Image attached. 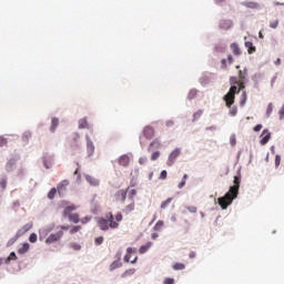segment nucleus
<instances>
[{
    "label": "nucleus",
    "mask_w": 284,
    "mask_h": 284,
    "mask_svg": "<svg viewBox=\"0 0 284 284\" xmlns=\"http://www.w3.org/2000/svg\"><path fill=\"white\" fill-rule=\"evenodd\" d=\"M199 93V90L196 89H191L189 94H187V99L189 101H192L194 99H196V94Z\"/></svg>",
    "instance_id": "nucleus-30"
},
{
    "label": "nucleus",
    "mask_w": 284,
    "mask_h": 284,
    "mask_svg": "<svg viewBox=\"0 0 284 284\" xmlns=\"http://www.w3.org/2000/svg\"><path fill=\"white\" fill-rule=\"evenodd\" d=\"M37 241H39V235H37V233H31L29 235V243H37Z\"/></svg>",
    "instance_id": "nucleus-35"
},
{
    "label": "nucleus",
    "mask_w": 284,
    "mask_h": 284,
    "mask_svg": "<svg viewBox=\"0 0 284 284\" xmlns=\"http://www.w3.org/2000/svg\"><path fill=\"white\" fill-rule=\"evenodd\" d=\"M230 143L232 146L236 145V134H232L231 138H230Z\"/></svg>",
    "instance_id": "nucleus-54"
},
{
    "label": "nucleus",
    "mask_w": 284,
    "mask_h": 284,
    "mask_svg": "<svg viewBox=\"0 0 284 284\" xmlns=\"http://www.w3.org/2000/svg\"><path fill=\"white\" fill-rule=\"evenodd\" d=\"M118 201H122V203L128 199V192L125 190H120L115 194Z\"/></svg>",
    "instance_id": "nucleus-20"
},
{
    "label": "nucleus",
    "mask_w": 284,
    "mask_h": 284,
    "mask_svg": "<svg viewBox=\"0 0 284 284\" xmlns=\"http://www.w3.org/2000/svg\"><path fill=\"white\" fill-rule=\"evenodd\" d=\"M24 174H26V169L24 168H21V169L18 170V176L23 178Z\"/></svg>",
    "instance_id": "nucleus-64"
},
{
    "label": "nucleus",
    "mask_w": 284,
    "mask_h": 284,
    "mask_svg": "<svg viewBox=\"0 0 284 284\" xmlns=\"http://www.w3.org/2000/svg\"><path fill=\"white\" fill-rule=\"evenodd\" d=\"M171 203H172V197L166 199L161 203V206H160L161 210H165V207H168Z\"/></svg>",
    "instance_id": "nucleus-36"
},
{
    "label": "nucleus",
    "mask_w": 284,
    "mask_h": 284,
    "mask_svg": "<svg viewBox=\"0 0 284 284\" xmlns=\"http://www.w3.org/2000/svg\"><path fill=\"white\" fill-rule=\"evenodd\" d=\"M42 230H45L48 234H50V232H52V230H54V223L49 224L45 227H42Z\"/></svg>",
    "instance_id": "nucleus-49"
},
{
    "label": "nucleus",
    "mask_w": 284,
    "mask_h": 284,
    "mask_svg": "<svg viewBox=\"0 0 284 284\" xmlns=\"http://www.w3.org/2000/svg\"><path fill=\"white\" fill-rule=\"evenodd\" d=\"M134 196H136V189H133L129 192L130 201H134Z\"/></svg>",
    "instance_id": "nucleus-52"
},
{
    "label": "nucleus",
    "mask_w": 284,
    "mask_h": 284,
    "mask_svg": "<svg viewBox=\"0 0 284 284\" xmlns=\"http://www.w3.org/2000/svg\"><path fill=\"white\" fill-rule=\"evenodd\" d=\"M23 234H26V232L23 231V229H19V230L17 231V233H16V236H17L18 239H21V236H23Z\"/></svg>",
    "instance_id": "nucleus-59"
},
{
    "label": "nucleus",
    "mask_w": 284,
    "mask_h": 284,
    "mask_svg": "<svg viewBox=\"0 0 284 284\" xmlns=\"http://www.w3.org/2000/svg\"><path fill=\"white\" fill-rule=\"evenodd\" d=\"M242 6H244V8H248L250 10H260L261 9V4H258V2H254V1H244V2H242Z\"/></svg>",
    "instance_id": "nucleus-13"
},
{
    "label": "nucleus",
    "mask_w": 284,
    "mask_h": 284,
    "mask_svg": "<svg viewBox=\"0 0 284 284\" xmlns=\"http://www.w3.org/2000/svg\"><path fill=\"white\" fill-rule=\"evenodd\" d=\"M115 221H116V223H121V221H123V214L116 213Z\"/></svg>",
    "instance_id": "nucleus-61"
},
{
    "label": "nucleus",
    "mask_w": 284,
    "mask_h": 284,
    "mask_svg": "<svg viewBox=\"0 0 284 284\" xmlns=\"http://www.w3.org/2000/svg\"><path fill=\"white\" fill-rule=\"evenodd\" d=\"M152 148H154V150H159V148H161V141H159V139L153 140L150 143L149 150H152Z\"/></svg>",
    "instance_id": "nucleus-28"
},
{
    "label": "nucleus",
    "mask_w": 284,
    "mask_h": 284,
    "mask_svg": "<svg viewBox=\"0 0 284 284\" xmlns=\"http://www.w3.org/2000/svg\"><path fill=\"white\" fill-rule=\"evenodd\" d=\"M67 217H69L70 223H79V213H69V215H67Z\"/></svg>",
    "instance_id": "nucleus-23"
},
{
    "label": "nucleus",
    "mask_w": 284,
    "mask_h": 284,
    "mask_svg": "<svg viewBox=\"0 0 284 284\" xmlns=\"http://www.w3.org/2000/svg\"><path fill=\"white\" fill-rule=\"evenodd\" d=\"M231 50H232V52H233V54H234L235 57H240V54H241V48H239V44L232 43V44H231Z\"/></svg>",
    "instance_id": "nucleus-27"
},
{
    "label": "nucleus",
    "mask_w": 284,
    "mask_h": 284,
    "mask_svg": "<svg viewBox=\"0 0 284 284\" xmlns=\"http://www.w3.org/2000/svg\"><path fill=\"white\" fill-rule=\"evenodd\" d=\"M164 222L162 220H159L155 225L153 226L154 232H159V230H161V227H163Z\"/></svg>",
    "instance_id": "nucleus-37"
},
{
    "label": "nucleus",
    "mask_w": 284,
    "mask_h": 284,
    "mask_svg": "<svg viewBox=\"0 0 284 284\" xmlns=\"http://www.w3.org/2000/svg\"><path fill=\"white\" fill-rule=\"evenodd\" d=\"M230 109L229 114L231 116H236V114H239V106L237 105H233L231 104V106H227Z\"/></svg>",
    "instance_id": "nucleus-29"
},
{
    "label": "nucleus",
    "mask_w": 284,
    "mask_h": 284,
    "mask_svg": "<svg viewBox=\"0 0 284 284\" xmlns=\"http://www.w3.org/2000/svg\"><path fill=\"white\" fill-rule=\"evenodd\" d=\"M77 232H81V225H75L71 227L70 234H77Z\"/></svg>",
    "instance_id": "nucleus-47"
},
{
    "label": "nucleus",
    "mask_w": 284,
    "mask_h": 284,
    "mask_svg": "<svg viewBox=\"0 0 284 284\" xmlns=\"http://www.w3.org/2000/svg\"><path fill=\"white\" fill-rule=\"evenodd\" d=\"M119 267H123V263H121L119 260H115L111 263L109 270L110 272H114V270H119Z\"/></svg>",
    "instance_id": "nucleus-21"
},
{
    "label": "nucleus",
    "mask_w": 284,
    "mask_h": 284,
    "mask_svg": "<svg viewBox=\"0 0 284 284\" xmlns=\"http://www.w3.org/2000/svg\"><path fill=\"white\" fill-rule=\"evenodd\" d=\"M230 84L231 88L229 92L223 97V101L225 102L226 108H232L233 103H235L236 101V94L241 92V90L237 87L239 80L236 79V77L230 78Z\"/></svg>",
    "instance_id": "nucleus-2"
},
{
    "label": "nucleus",
    "mask_w": 284,
    "mask_h": 284,
    "mask_svg": "<svg viewBox=\"0 0 284 284\" xmlns=\"http://www.w3.org/2000/svg\"><path fill=\"white\" fill-rule=\"evenodd\" d=\"M85 141H87V152H88V156H92V154H94V142H92V140L90 139V135H85Z\"/></svg>",
    "instance_id": "nucleus-10"
},
{
    "label": "nucleus",
    "mask_w": 284,
    "mask_h": 284,
    "mask_svg": "<svg viewBox=\"0 0 284 284\" xmlns=\"http://www.w3.org/2000/svg\"><path fill=\"white\" fill-rule=\"evenodd\" d=\"M281 165V154L275 155V168H278Z\"/></svg>",
    "instance_id": "nucleus-57"
},
{
    "label": "nucleus",
    "mask_w": 284,
    "mask_h": 284,
    "mask_svg": "<svg viewBox=\"0 0 284 284\" xmlns=\"http://www.w3.org/2000/svg\"><path fill=\"white\" fill-rule=\"evenodd\" d=\"M152 242H146L144 245L140 246L139 253L140 254H146V252L152 247Z\"/></svg>",
    "instance_id": "nucleus-22"
},
{
    "label": "nucleus",
    "mask_w": 284,
    "mask_h": 284,
    "mask_svg": "<svg viewBox=\"0 0 284 284\" xmlns=\"http://www.w3.org/2000/svg\"><path fill=\"white\" fill-rule=\"evenodd\" d=\"M164 284H174V278L173 277H166L164 280Z\"/></svg>",
    "instance_id": "nucleus-63"
},
{
    "label": "nucleus",
    "mask_w": 284,
    "mask_h": 284,
    "mask_svg": "<svg viewBox=\"0 0 284 284\" xmlns=\"http://www.w3.org/2000/svg\"><path fill=\"white\" fill-rule=\"evenodd\" d=\"M61 239H63V231H58L57 233L50 234L45 239V243L47 245H52V243H57L58 241H61Z\"/></svg>",
    "instance_id": "nucleus-5"
},
{
    "label": "nucleus",
    "mask_w": 284,
    "mask_h": 284,
    "mask_svg": "<svg viewBox=\"0 0 284 284\" xmlns=\"http://www.w3.org/2000/svg\"><path fill=\"white\" fill-rule=\"evenodd\" d=\"M123 256V248H119L116 254H115V261H120L121 262V257Z\"/></svg>",
    "instance_id": "nucleus-48"
},
{
    "label": "nucleus",
    "mask_w": 284,
    "mask_h": 284,
    "mask_svg": "<svg viewBox=\"0 0 284 284\" xmlns=\"http://www.w3.org/2000/svg\"><path fill=\"white\" fill-rule=\"evenodd\" d=\"M42 163L47 170H50L54 165V155L47 154L42 156Z\"/></svg>",
    "instance_id": "nucleus-8"
},
{
    "label": "nucleus",
    "mask_w": 284,
    "mask_h": 284,
    "mask_svg": "<svg viewBox=\"0 0 284 284\" xmlns=\"http://www.w3.org/2000/svg\"><path fill=\"white\" fill-rule=\"evenodd\" d=\"M233 183L234 185L230 186L229 192H226L223 196H220L217 201L214 199V203H217L221 210H227L229 205H232L235 199H239V190H241V168L237 170Z\"/></svg>",
    "instance_id": "nucleus-1"
},
{
    "label": "nucleus",
    "mask_w": 284,
    "mask_h": 284,
    "mask_svg": "<svg viewBox=\"0 0 284 284\" xmlns=\"http://www.w3.org/2000/svg\"><path fill=\"white\" fill-rule=\"evenodd\" d=\"M57 128H59V118H52L51 119L50 132L52 134H54V132H57Z\"/></svg>",
    "instance_id": "nucleus-19"
},
{
    "label": "nucleus",
    "mask_w": 284,
    "mask_h": 284,
    "mask_svg": "<svg viewBox=\"0 0 284 284\" xmlns=\"http://www.w3.org/2000/svg\"><path fill=\"white\" fill-rule=\"evenodd\" d=\"M201 116H203V110H199L197 112L193 113V123H196V121H199V119H201Z\"/></svg>",
    "instance_id": "nucleus-32"
},
{
    "label": "nucleus",
    "mask_w": 284,
    "mask_h": 284,
    "mask_svg": "<svg viewBox=\"0 0 284 284\" xmlns=\"http://www.w3.org/2000/svg\"><path fill=\"white\" fill-rule=\"evenodd\" d=\"M7 185H8V179L1 178L0 179V187H2V190H6Z\"/></svg>",
    "instance_id": "nucleus-44"
},
{
    "label": "nucleus",
    "mask_w": 284,
    "mask_h": 284,
    "mask_svg": "<svg viewBox=\"0 0 284 284\" xmlns=\"http://www.w3.org/2000/svg\"><path fill=\"white\" fill-rule=\"evenodd\" d=\"M142 134L148 140L153 139L154 138V128H152L151 125L144 126Z\"/></svg>",
    "instance_id": "nucleus-11"
},
{
    "label": "nucleus",
    "mask_w": 284,
    "mask_h": 284,
    "mask_svg": "<svg viewBox=\"0 0 284 284\" xmlns=\"http://www.w3.org/2000/svg\"><path fill=\"white\" fill-rule=\"evenodd\" d=\"M187 212H190L191 214H196L197 209L196 206H186Z\"/></svg>",
    "instance_id": "nucleus-55"
},
{
    "label": "nucleus",
    "mask_w": 284,
    "mask_h": 284,
    "mask_svg": "<svg viewBox=\"0 0 284 284\" xmlns=\"http://www.w3.org/2000/svg\"><path fill=\"white\" fill-rule=\"evenodd\" d=\"M71 247H72V250H74V252H80L81 244H79V243H71Z\"/></svg>",
    "instance_id": "nucleus-50"
},
{
    "label": "nucleus",
    "mask_w": 284,
    "mask_h": 284,
    "mask_svg": "<svg viewBox=\"0 0 284 284\" xmlns=\"http://www.w3.org/2000/svg\"><path fill=\"white\" fill-rule=\"evenodd\" d=\"M16 241H19V237L17 235H14L13 237H11L8 243H7V247H12V245L14 244Z\"/></svg>",
    "instance_id": "nucleus-41"
},
{
    "label": "nucleus",
    "mask_w": 284,
    "mask_h": 284,
    "mask_svg": "<svg viewBox=\"0 0 284 284\" xmlns=\"http://www.w3.org/2000/svg\"><path fill=\"white\" fill-rule=\"evenodd\" d=\"M181 156V148H175L168 158L166 161V165L169 168H172V165H174V163H176V159H179Z\"/></svg>",
    "instance_id": "nucleus-4"
},
{
    "label": "nucleus",
    "mask_w": 284,
    "mask_h": 284,
    "mask_svg": "<svg viewBox=\"0 0 284 284\" xmlns=\"http://www.w3.org/2000/svg\"><path fill=\"white\" fill-rule=\"evenodd\" d=\"M70 185V182L68 180H63L62 182H60L57 186L58 190V194L61 199H63V196H65V192H68V186Z\"/></svg>",
    "instance_id": "nucleus-7"
},
{
    "label": "nucleus",
    "mask_w": 284,
    "mask_h": 284,
    "mask_svg": "<svg viewBox=\"0 0 284 284\" xmlns=\"http://www.w3.org/2000/svg\"><path fill=\"white\" fill-rule=\"evenodd\" d=\"M84 179L93 187H99V185H100L99 179H97V178H94L92 175H89V174L84 175Z\"/></svg>",
    "instance_id": "nucleus-12"
},
{
    "label": "nucleus",
    "mask_w": 284,
    "mask_h": 284,
    "mask_svg": "<svg viewBox=\"0 0 284 284\" xmlns=\"http://www.w3.org/2000/svg\"><path fill=\"white\" fill-rule=\"evenodd\" d=\"M136 268H129L121 274V278H128V276H134Z\"/></svg>",
    "instance_id": "nucleus-24"
},
{
    "label": "nucleus",
    "mask_w": 284,
    "mask_h": 284,
    "mask_svg": "<svg viewBox=\"0 0 284 284\" xmlns=\"http://www.w3.org/2000/svg\"><path fill=\"white\" fill-rule=\"evenodd\" d=\"M272 112H274V104L270 102L266 109V119H270V116H272Z\"/></svg>",
    "instance_id": "nucleus-31"
},
{
    "label": "nucleus",
    "mask_w": 284,
    "mask_h": 284,
    "mask_svg": "<svg viewBox=\"0 0 284 284\" xmlns=\"http://www.w3.org/2000/svg\"><path fill=\"white\" fill-rule=\"evenodd\" d=\"M263 130V124H256L254 128H253V131L254 132H260Z\"/></svg>",
    "instance_id": "nucleus-62"
},
{
    "label": "nucleus",
    "mask_w": 284,
    "mask_h": 284,
    "mask_svg": "<svg viewBox=\"0 0 284 284\" xmlns=\"http://www.w3.org/2000/svg\"><path fill=\"white\" fill-rule=\"evenodd\" d=\"M122 212L124 214H130V212H134V200H132L131 203L122 210Z\"/></svg>",
    "instance_id": "nucleus-25"
},
{
    "label": "nucleus",
    "mask_w": 284,
    "mask_h": 284,
    "mask_svg": "<svg viewBox=\"0 0 284 284\" xmlns=\"http://www.w3.org/2000/svg\"><path fill=\"white\" fill-rule=\"evenodd\" d=\"M22 230L24 232H30V230H32V222L24 224Z\"/></svg>",
    "instance_id": "nucleus-53"
},
{
    "label": "nucleus",
    "mask_w": 284,
    "mask_h": 284,
    "mask_svg": "<svg viewBox=\"0 0 284 284\" xmlns=\"http://www.w3.org/2000/svg\"><path fill=\"white\" fill-rule=\"evenodd\" d=\"M28 252H30V243L24 242L22 246L18 248V254H28Z\"/></svg>",
    "instance_id": "nucleus-18"
},
{
    "label": "nucleus",
    "mask_w": 284,
    "mask_h": 284,
    "mask_svg": "<svg viewBox=\"0 0 284 284\" xmlns=\"http://www.w3.org/2000/svg\"><path fill=\"white\" fill-rule=\"evenodd\" d=\"M245 48H247L248 54H254V52H256V47H254V44L250 41L245 42Z\"/></svg>",
    "instance_id": "nucleus-26"
},
{
    "label": "nucleus",
    "mask_w": 284,
    "mask_h": 284,
    "mask_svg": "<svg viewBox=\"0 0 284 284\" xmlns=\"http://www.w3.org/2000/svg\"><path fill=\"white\" fill-rule=\"evenodd\" d=\"M103 241H104V237L103 236H98L94 239V243L95 245H103Z\"/></svg>",
    "instance_id": "nucleus-46"
},
{
    "label": "nucleus",
    "mask_w": 284,
    "mask_h": 284,
    "mask_svg": "<svg viewBox=\"0 0 284 284\" xmlns=\"http://www.w3.org/2000/svg\"><path fill=\"white\" fill-rule=\"evenodd\" d=\"M173 270H175V271L185 270V264L178 262V263H175V264L173 265Z\"/></svg>",
    "instance_id": "nucleus-39"
},
{
    "label": "nucleus",
    "mask_w": 284,
    "mask_h": 284,
    "mask_svg": "<svg viewBox=\"0 0 284 284\" xmlns=\"http://www.w3.org/2000/svg\"><path fill=\"white\" fill-rule=\"evenodd\" d=\"M104 219H106V221H109V222L114 221V214H112V212H109V213H106Z\"/></svg>",
    "instance_id": "nucleus-58"
},
{
    "label": "nucleus",
    "mask_w": 284,
    "mask_h": 284,
    "mask_svg": "<svg viewBox=\"0 0 284 284\" xmlns=\"http://www.w3.org/2000/svg\"><path fill=\"white\" fill-rule=\"evenodd\" d=\"M74 210H77V205H74V204L67 206L63 210L62 216L64 219H68V216H70V214H72V212H74Z\"/></svg>",
    "instance_id": "nucleus-15"
},
{
    "label": "nucleus",
    "mask_w": 284,
    "mask_h": 284,
    "mask_svg": "<svg viewBox=\"0 0 284 284\" xmlns=\"http://www.w3.org/2000/svg\"><path fill=\"white\" fill-rule=\"evenodd\" d=\"M79 130H88L90 128V124L88 123V118H82L79 120Z\"/></svg>",
    "instance_id": "nucleus-16"
},
{
    "label": "nucleus",
    "mask_w": 284,
    "mask_h": 284,
    "mask_svg": "<svg viewBox=\"0 0 284 284\" xmlns=\"http://www.w3.org/2000/svg\"><path fill=\"white\" fill-rule=\"evenodd\" d=\"M260 145H267L270 141L272 140V132H270V129H264L260 135Z\"/></svg>",
    "instance_id": "nucleus-6"
},
{
    "label": "nucleus",
    "mask_w": 284,
    "mask_h": 284,
    "mask_svg": "<svg viewBox=\"0 0 284 284\" xmlns=\"http://www.w3.org/2000/svg\"><path fill=\"white\" fill-rule=\"evenodd\" d=\"M3 145H8V139L0 136V148H3Z\"/></svg>",
    "instance_id": "nucleus-56"
},
{
    "label": "nucleus",
    "mask_w": 284,
    "mask_h": 284,
    "mask_svg": "<svg viewBox=\"0 0 284 284\" xmlns=\"http://www.w3.org/2000/svg\"><path fill=\"white\" fill-rule=\"evenodd\" d=\"M48 231L47 230H42V229H40L39 230V239H40V241H43V239H45V236H48Z\"/></svg>",
    "instance_id": "nucleus-38"
},
{
    "label": "nucleus",
    "mask_w": 284,
    "mask_h": 284,
    "mask_svg": "<svg viewBox=\"0 0 284 284\" xmlns=\"http://www.w3.org/2000/svg\"><path fill=\"white\" fill-rule=\"evenodd\" d=\"M57 192H59V191L57 190V187H52V189L49 191V193H48V199H49L50 201H52V200L54 199V196H57Z\"/></svg>",
    "instance_id": "nucleus-33"
},
{
    "label": "nucleus",
    "mask_w": 284,
    "mask_h": 284,
    "mask_svg": "<svg viewBox=\"0 0 284 284\" xmlns=\"http://www.w3.org/2000/svg\"><path fill=\"white\" fill-rule=\"evenodd\" d=\"M21 161V154L14 153L11 154L4 164V170L8 174L14 172L17 170V164Z\"/></svg>",
    "instance_id": "nucleus-3"
},
{
    "label": "nucleus",
    "mask_w": 284,
    "mask_h": 284,
    "mask_svg": "<svg viewBox=\"0 0 284 284\" xmlns=\"http://www.w3.org/2000/svg\"><path fill=\"white\" fill-rule=\"evenodd\" d=\"M109 227H111V230H116V227H119V222L114 220L109 221Z\"/></svg>",
    "instance_id": "nucleus-42"
},
{
    "label": "nucleus",
    "mask_w": 284,
    "mask_h": 284,
    "mask_svg": "<svg viewBox=\"0 0 284 284\" xmlns=\"http://www.w3.org/2000/svg\"><path fill=\"white\" fill-rule=\"evenodd\" d=\"M30 136H32V133H30V132H28V131L24 132V133L22 134V141H23V143H28Z\"/></svg>",
    "instance_id": "nucleus-40"
},
{
    "label": "nucleus",
    "mask_w": 284,
    "mask_h": 284,
    "mask_svg": "<svg viewBox=\"0 0 284 284\" xmlns=\"http://www.w3.org/2000/svg\"><path fill=\"white\" fill-rule=\"evenodd\" d=\"M200 83H201V85H207V83H210V78H207V77L201 78Z\"/></svg>",
    "instance_id": "nucleus-51"
},
{
    "label": "nucleus",
    "mask_w": 284,
    "mask_h": 284,
    "mask_svg": "<svg viewBox=\"0 0 284 284\" xmlns=\"http://www.w3.org/2000/svg\"><path fill=\"white\" fill-rule=\"evenodd\" d=\"M160 181H165V179H168V171L166 170H162L159 176Z\"/></svg>",
    "instance_id": "nucleus-45"
},
{
    "label": "nucleus",
    "mask_w": 284,
    "mask_h": 284,
    "mask_svg": "<svg viewBox=\"0 0 284 284\" xmlns=\"http://www.w3.org/2000/svg\"><path fill=\"white\" fill-rule=\"evenodd\" d=\"M98 226L102 232H108L110 230V221L105 217H98Z\"/></svg>",
    "instance_id": "nucleus-9"
},
{
    "label": "nucleus",
    "mask_w": 284,
    "mask_h": 284,
    "mask_svg": "<svg viewBox=\"0 0 284 284\" xmlns=\"http://www.w3.org/2000/svg\"><path fill=\"white\" fill-rule=\"evenodd\" d=\"M119 165H122V168H128L130 165V156L128 154H123L118 160Z\"/></svg>",
    "instance_id": "nucleus-14"
},
{
    "label": "nucleus",
    "mask_w": 284,
    "mask_h": 284,
    "mask_svg": "<svg viewBox=\"0 0 284 284\" xmlns=\"http://www.w3.org/2000/svg\"><path fill=\"white\" fill-rule=\"evenodd\" d=\"M245 103H247V93L245 91H243L242 98H241V101H240L241 108H243V105H245Z\"/></svg>",
    "instance_id": "nucleus-34"
},
{
    "label": "nucleus",
    "mask_w": 284,
    "mask_h": 284,
    "mask_svg": "<svg viewBox=\"0 0 284 284\" xmlns=\"http://www.w3.org/2000/svg\"><path fill=\"white\" fill-rule=\"evenodd\" d=\"M278 114H280V121H283V119H284V103H283L281 110L278 111Z\"/></svg>",
    "instance_id": "nucleus-60"
},
{
    "label": "nucleus",
    "mask_w": 284,
    "mask_h": 284,
    "mask_svg": "<svg viewBox=\"0 0 284 284\" xmlns=\"http://www.w3.org/2000/svg\"><path fill=\"white\" fill-rule=\"evenodd\" d=\"M19 258V256H17V253L14 251H12L9 256L4 260V265H10V263H12V261H17Z\"/></svg>",
    "instance_id": "nucleus-17"
},
{
    "label": "nucleus",
    "mask_w": 284,
    "mask_h": 284,
    "mask_svg": "<svg viewBox=\"0 0 284 284\" xmlns=\"http://www.w3.org/2000/svg\"><path fill=\"white\" fill-rule=\"evenodd\" d=\"M159 156H161V151H155L151 155V161H158Z\"/></svg>",
    "instance_id": "nucleus-43"
}]
</instances>
